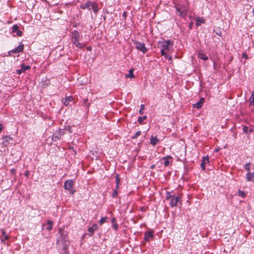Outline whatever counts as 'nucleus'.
<instances>
[{
    "instance_id": "nucleus-41",
    "label": "nucleus",
    "mask_w": 254,
    "mask_h": 254,
    "mask_svg": "<svg viewBox=\"0 0 254 254\" xmlns=\"http://www.w3.org/2000/svg\"><path fill=\"white\" fill-rule=\"evenodd\" d=\"M117 190L118 189H116V188H115V189L114 190L113 194L112 195L113 197H115L117 196V195L118 194Z\"/></svg>"
},
{
    "instance_id": "nucleus-11",
    "label": "nucleus",
    "mask_w": 254,
    "mask_h": 254,
    "mask_svg": "<svg viewBox=\"0 0 254 254\" xmlns=\"http://www.w3.org/2000/svg\"><path fill=\"white\" fill-rule=\"evenodd\" d=\"M29 69H30V66L29 65H26L24 64H22L21 65V68L16 70V73L18 74H21L26 70H28Z\"/></svg>"
},
{
    "instance_id": "nucleus-51",
    "label": "nucleus",
    "mask_w": 254,
    "mask_h": 254,
    "mask_svg": "<svg viewBox=\"0 0 254 254\" xmlns=\"http://www.w3.org/2000/svg\"><path fill=\"white\" fill-rule=\"evenodd\" d=\"M62 254H69L68 251H63Z\"/></svg>"
},
{
    "instance_id": "nucleus-31",
    "label": "nucleus",
    "mask_w": 254,
    "mask_h": 254,
    "mask_svg": "<svg viewBox=\"0 0 254 254\" xmlns=\"http://www.w3.org/2000/svg\"><path fill=\"white\" fill-rule=\"evenodd\" d=\"M173 195H172L171 192L170 191L166 192V198L167 200L171 199L173 198Z\"/></svg>"
},
{
    "instance_id": "nucleus-33",
    "label": "nucleus",
    "mask_w": 254,
    "mask_h": 254,
    "mask_svg": "<svg viewBox=\"0 0 254 254\" xmlns=\"http://www.w3.org/2000/svg\"><path fill=\"white\" fill-rule=\"evenodd\" d=\"M238 195L240 196H241L242 197H245V196H246V194L244 192V191H242L241 190H239L238 191Z\"/></svg>"
},
{
    "instance_id": "nucleus-20",
    "label": "nucleus",
    "mask_w": 254,
    "mask_h": 254,
    "mask_svg": "<svg viewBox=\"0 0 254 254\" xmlns=\"http://www.w3.org/2000/svg\"><path fill=\"white\" fill-rule=\"evenodd\" d=\"M72 97L68 96L63 99V102L65 106H67L69 104V102L72 101Z\"/></svg>"
},
{
    "instance_id": "nucleus-16",
    "label": "nucleus",
    "mask_w": 254,
    "mask_h": 254,
    "mask_svg": "<svg viewBox=\"0 0 254 254\" xmlns=\"http://www.w3.org/2000/svg\"><path fill=\"white\" fill-rule=\"evenodd\" d=\"M12 140V138L10 137V136L5 135L3 137V141H2V144L6 146L9 144V140Z\"/></svg>"
},
{
    "instance_id": "nucleus-47",
    "label": "nucleus",
    "mask_w": 254,
    "mask_h": 254,
    "mask_svg": "<svg viewBox=\"0 0 254 254\" xmlns=\"http://www.w3.org/2000/svg\"><path fill=\"white\" fill-rule=\"evenodd\" d=\"M216 34L217 35H219L220 36H222V33H221V32L220 30H219L218 31H216Z\"/></svg>"
},
{
    "instance_id": "nucleus-30",
    "label": "nucleus",
    "mask_w": 254,
    "mask_h": 254,
    "mask_svg": "<svg viewBox=\"0 0 254 254\" xmlns=\"http://www.w3.org/2000/svg\"><path fill=\"white\" fill-rule=\"evenodd\" d=\"M147 117L146 116H144L143 117H139L138 118V122L139 124L142 125L144 123H143V120H145L146 119Z\"/></svg>"
},
{
    "instance_id": "nucleus-53",
    "label": "nucleus",
    "mask_w": 254,
    "mask_h": 254,
    "mask_svg": "<svg viewBox=\"0 0 254 254\" xmlns=\"http://www.w3.org/2000/svg\"><path fill=\"white\" fill-rule=\"evenodd\" d=\"M87 50L88 51H91V50H92V48H91V47H90V46L87 47Z\"/></svg>"
},
{
    "instance_id": "nucleus-19",
    "label": "nucleus",
    "mask_w": 254,
    "mask_h": 254,
    "mask_svg": "<svg viewBox=\"0 0 254 254\" xmlns=\"http://www.w3.org/2000/svg\"><path fill=\"white\" fill-rule=\"evenodd\" d=\"M247 180L249 182H250V181L254 182V172L251 173V172H249L247 173Z\"/></svg>"
},
{
    "instance_id": "nucleus-40",
    "label": "nucleus",
    "mask_w": 254,
    "mask_h": 254,
    "mask_svg": "<svg viewBox=\"0 0 254 254\" xmlns=\"http://www.w3.org/2000/svg\"><path fill=\"white\" fill-rule=\"evenodd\" d=\"M107 218L106 217H102L101 219L99 221L100 224L102 225L106 221V219Z\"/></svg>"
},
{
    "instance_id": "nucleus-13",
    "label": "nucleus",
    "mask_w": 254,
    "mask_h": 254,
    "mask_svg": "<svg viewBox=\"0 0 254 254\" xmlns=\"http://www.w3.org/2000/svg\"><path fill=\"white\" fill-rule=\"evenodd\" d=\"M204 101L205 99L203 97L200 98L199 101L198 102L193 104V108L200 109L202 106V105L204 103Z\"/></svg>"
},
{
    "instance_id": "nucleus-10",
    "label": "nucleus",
    "mask_w": 254,
    "mask_h": 254,
    "mask_svg": "<svg viewBox=\"0 0 254 254\" xmlns=\"http://www.w3.org/2000/svg\"><path fill=\"white\" fill-rule=\"evenodd\" d=\"M61 239L64 243H66L68 240L67 233L66 231H63L60 229L59 231Z\"/></svg>"
},
{
    "instance_id": "nucleus-43",
    "label": "nucleus",
    "mask_w": 254,
    "mask_h": 254,
    "mask_svg": "<svg viewBox=\"0 0 254 254\" xmlns=\"http://www.w3.org/2000/svg\"><path fill=\"white\" fill-rule=\"evenodd\" d=\"M59 130L61 131V136L65 133L66 130L61 128H59Z\"/></svg>"
},
{
    "instance_id": "nucleus-44",
    "label": "nucleus",
    "mask_w": 254,
    "mask_h": 254,
    "mask_svg": "<svg viewBox=\"0 0 254 254\" xmlns=\"http://www.w3.org/2000/svg\"><path fill=\"white\" fill-rule=\"evenodd\" d=\"M193 23L192 22H190L189 24V25H188V27L190 29H191L192 28V26H193Z\"/></svg>"
},
{
    "instance_id": "nucleus-58",
    "label": "nucleus",
    "mask_w": 254,
    "mask_h": 254,
    "mask_svg": "<svg viewBox=\"0 0 254 254\" xmlns=\"http://www.w3.org/2000/svg\"><path fill=\"white\" fill-rule=\"evenodd\" d=\"M252 12L253 14H254V8L253 9Z\"/></svg>"
},
{
    "instance_id": "nucleus-23",
    "label": "nucleus",
    "mask_w": 254,
    "mask_h": 254,
    "mask_svg": "<svg viewBox=\"0 0 254 254\" xmlns=\"http://www.w3.org/2000/svg\"><path fill=\"white\" fill-rule=\"evenodd\" d=\"M198 57L203 61H206L208 59V57L205 54L200 52L198 53Z\"/></svg>"
},
{
    "instance_id": "nucleus-49",
    "label": "nucleus",
    "mask_w": 254,
    "mask_h": 254,
    "mask_svg": "<svg viewBox=\"0 0 254 254\" xmlns=\"http://www.w3.org/2000/svg\"><path fill=\"white\" fill-rule=\"evenodd\" d=\"M24 175H25V176L28 177L29 176V171H25V172L24 173Z\"/></svg>"
},
{
    "instance_id": "nucleus-3",
    "label": "nucleus",
    "mask_w": 254,
    "mask_h": 254,
    "mask_svg": "<svg viewBox=\"0 0 254 254\" xmlns=\"http://www.w3.org/2000/svg\"><path fill=\"white\" fill-rule=\"evenodd\" d=\"M74 185V182L72 180H66L64 185V188L65 190L69 191V193L73 194L75 193V190L72 189Z\"/></svg>"
},
{
    "instance_id": "nucleus-28",
    "label": "nucleus",
    "mask_w": 254,
    "mask_h": 254,
    "mask_svg": "<svg viewBox=\"0 0 254 254\" xmlns=\"http://www.w3.org/2000/svg\"><path fill=\"white\" fill-rule=\"evenodd\" d=\"M133 71L134 70L133 68L130 69L128 71V74L126 75V76L129 77L130 78H134V75L133 74Z\"/></svg>"
},
{
    "instance_id": "nucleus-14",
    "label": "nucleus",
    "mask_w": 254,
    "mask_h": 254,
    "mask_svg": "<svg viewBox=\"0 0 254 254\" xmlns=\"http://www.w3.org/2000/svg\"><path fill=\"white\" fill-rule=\"evenodd\" d=\"M98 229V225L97 224H93L92 226L88 229V231L89 232L88 234L90 236H92L94 233V231Z\"/></svg>"
},
{
    "instance_id": "nucleus-55",
    "label": "nucleus",
    "mask_w": 254,
    "mask_h": 254,
    "mask_svg": "<svg viewBox=\"0 0 254 254\" xmlns=\"http://www.w3.org/2000/svg\"><path fill=\"white\" fill-rule=\"evenodd\" d=\"M167 59H168L169 60H170V61H171V60H172V57H171V56H169V57L168 56V58H167Z\"/></svg>"
},
{
    "instance_id": "nucleus-27",
    "label": "nucleus",
    "mask_w": 254,
    "mask_h": 254,
    "mask_svg": "<svg viewBox=\"0 0 254 254\" xmlns=\"http://www.w3.org/2000/svg\"><path fill=\"white\" fill-rule=\"evenodd\" d=\"M1 232H2V238H1V241H4V240H8V236L6 234L5 231L2 229V230H1Z\"/></svg>"
},
{
    "instance_id": "nucleus-1",
    "label": "nucleus",
    "mask_w": 254,
    "mask_h": 254,
    "mask_svg": "<svg viewBox=\"0 0 254 254\" xmlns=\"http://www.w3.org/2000/svg\"><path fill=\"white\" fill-rule=\"evenodd\" d=\"M71 43L79 49H82L84 47L85 44L79 41L80 35L77 30H74L71 33Z\"/></svg>"
},
{
    "instance_id": "nucleus-32",
    "label": "nucleus",
    "mask_w": 254,
    "mask_h": 254,
    "mask_svg": "<svg viewBox=\"0 0 254 254\" xmlns=\"http://www.w3.org/2000/svg\"><path fill=\"white\" fill-rule=\"evenodd\" d=\"M250 166H251V163L249 162L247 163L244 166V168L246 170L248 171V172H250Z\"/></svg>"
},
{
    "instance_id": "nucleus-26",
    "label": "nucleus",
    "mask_w": 254,
    "mask_h": 254,
    "mask_svg": "<svg viewBox=\"0 0 254 254\" xmlns=\"http://www.w3.org/2000/svg\"><path fill=\"white\" fill-rule=\"evenodd\" d=\"M177 10L180 12V16L185 17L187 15V11L186 10H181L180 9L177 8Z\"/></svg>"
},
{
    "instance_id": "nucleus-39",
    "label": "nucleus",
    "mask_w": 254,
    "mask_h": 254,
    "mask_svg": "<svg viewBox=\"0 0 254 254\" xmlns=\"http://www.w3.org/2000/svg\"><path fill=\"white\" fill-rule=\"evenodd\" d=\"M68 250V244H66V243H64V244L63 245L62 251H67Z\"/></svg>"
},
{
    "instance_id": "nucleus-35",
    "label": "nucleus",
    "mask_w": 254,
    "mask_h": 254,
    "mask_svg": "<svg viewBox=\"0 0 254 254\" xmlns=\"http://www.w3.org/2000/svg\"><path fill=\"white\" fill-rule=\"evenodd\" d=\"M145 105L142 104L140 105V110L139 111V113L140 114L142 115L143 114V110L144 109Z\"/></svg>"
},
{
    "instance_id": "nucleus-46",
    "label": "nucleus",
    "mask_w": 254,
    "mask_h": 254,
    "mask_svg": "<svg viewBox=\"0 0 254 254\" xmlns=\"http://www.w3.org/2000/svg\"><path fill=\"white\" fill-rule=\"evenodd\" d=\"M111 222L112 224L116 223V218L115 217H113L111 219Z\"/></svg>"
},
{
    "instance_id": "nucleus-8",
    "label": "nucleus",
    "mask_w": 254,
    "mask_h": 254,
    "mask_svg": "<svg viewBox=\"0 0 254 254\" xmlns=\"http://www.w3.org/2000/svg\"><path fill=\"white\" fill-rule=\"evenodd\" d=\"M61 138V134L60 130L58 129L56 130V131L54 133L52 136V139L54 141H57L59 140Z\"/></svg>"
},
{
    "instance_id": "nucleus-18",
    "label": "nucleus",
    "mask_w": 254,
    "mask_h": 254,
    "mask_svg": "<svg viewBox=\"0 0 254 254\" xmlns=\"http://www.w3.org/2000/svg\"><path fill=\"white\" fill-rule=\"evenodd\" d=\"M205 22V19L203 17H197L196 19V26H199L202 23H204Z\"/></svg>"
},
{
    "instance_id": "nucleus-54",
    "label": "nucleus",
    "mask_w": 254,
    "mask_h": 254,
    "mask_svg": "<svg viewBox=\"0 0 254 254\" xmlns=\"http://www.w3.org/2000/svg\"><path fill=\"white\" fill-rule=\"evenodd\" d=\"M2 129V126L1 124H0V133L1 132Z\"/></svg>"
},
{
    "instance_id": "nucleus-36",
    "label": "nucleus",
    "mask_w": 254,
    "mask_h": 254,
    "mask_svg": "<svg viewBox=\"0 0 254 254\" xmlns=\"http://www.w3.org/2000/svg\"><path fill=\"white\" fill-rule=\"evenodd\" d=\"M141 134V131H137L133 136L131 137L132 139H135L138 137V136H139Z\"/></svg>"
},
{
    "instance_id": "nucleus-21",
    "label": "nucleus",
    "mask_w": 254,
    "mask_h": 254,
    "mask_svg": "<svg viewBox=\"0 0 254 254\" xmlns=\"http://www.w3.org/2000/svg\"><path fill=\"white\" fill-rule=\"evenodd\" d=\"M90 7L92 8L95 13H97L98 12L99 8L97 5L95 3L92 2Z\"/></svg>"
},
{
    "instance_id": "nucleus-57",
    "label": "nucleus",
    "mask_w": 254,
    "mask_h": 254,
    "mask_svg": "<svg viewBox=\"0 0 254 254\" xmlns=\"http://www.w3.org/2000/svg\"><path fill=\"white\" fill-rule=\"evenodd\" d=\"M87 101H88V100H87H87H85L84 101V103H85V104H86V102H87Z\"/></svg>"
},
{
    "instance_id": "nucleus-7",
    "label": "nucleus",
    "mask_w": 254,
    "mask_h": 254,
    "mask_svg": "<svg viewBox=\"0 0 254 254\" xmlns=\"http://www.w3.org/2000/svg\"><path fill=\"white\" fill-rule=\"evenodd\" d=\"M153 231L151 230L149 231H146L144 233V240L145 241L149 242L150 239L153 238Z\"/></svg>"
},
{
    "instance_id": "nucleus-50",
    "label": "nucleus",
    "mask_w": 254,
    "mask_h": 254,
    "mask_svg": "<svg viewBox=\"0 0 254 254\" xmlns=\"http://www.w3.org/2000/svg\"><path fill=\"white\" fill-rule=\"evenodd\" d=\"M127 12L126 11H124V13H123V16L124 17V18H126L127 17Z\"/></svg>"
},
{
    "instance_id": "nucleus-4",
    "label": "nucleus",
    "mask_w": 254,
    "mask_h": 254,
    "mask_svg": "<svg viewBox=\"0 0 254 254\" xmlns=\"http://www.w3.org/2000/svg\"><path fill=\"white\" fill-rule=\"evenodd\" d=\"M133 43L135 46V48L138 51L142 52L143 54L147 52L148 49L146 48L144 43L137 41H133Z\"/></svg>"
},
{
    "instance_id": "nucleus-5",
    "label": "nucleus",
    "mask_w": 254,
    "mask_h": 254,
    "mask_svg": "<svg viewBox=\"0 0 254 254\" xmlns=\"http://www.w3.org/2000/svg\"><path fill=\"white\" fill-rule=\"evenodd\" d=\"M11 29V32L12 33H16V36L20 37L22 35L23 32L19 30V26L17 24H14L13 25Z\"/></svg>"
},
{
    "instance_id": "nucleus-45",
    "label": "nucleus",
    "mask_w": 254,
    "mask_h": 254,
    "mask_svg": "<svg viewBox=\"0 0 254 254\" xmlns=\"http://www.w3.org/2000/svg\"><path fill=\"white\" fill-rule=\"evenodd\" d=\"M242 57L243 58H245V59H248V55H247L246 53H244L242 54Z\"/></svg>"
},
{
    "instance_id": "nucleus-37",
    "label": "nucleus",
    "mask_w": 254,
    "mask_h": 254,
    "mask_svg": "<svg viewBox=\"0 0 254 254\" xmlns=\"http://www.w3.org/2000/svg\"><path fill=\"white\" fill-rule=\"evenodd\" d=\"M165 51L166 50H164L161 49V54L162 56H164L165 58L167 59V58H168V56L167 55Z\"/></svg>"
},
{
    "instance_id": "nucleus-2",
    "label": "nucleus",
    "mask_w": 254,
    "mask_h": 254,
    "mask_svg": "<svg viewBox=\"0 0 254 254\" xmlns=\"http://www.w3.org/2000/svg\"><path fill=\"white\" fill-rule=\"evenodd\" d=\"M173 46V41L171 40L159 41L158 47L166 51H171Z\"/></svg>"
},
{
    "instance_id": "nucleus-6",
    "label": "nucleus",
    "mask_w": 254,
    "mask_h": 254,
    "mask_svg": "<svg viewBox=\"0 0 254 254\" xmlns=\"http://www.w3.org/2000/svg\"><path fill=\"white\" fill-rule=\"evenodd\" d=\"M24 45L21 44L18 47H17L16 48L11 50L8 52V54L10 55V53H13V54H18L20 52H22L24 49Z\"/></svg>"
},
{
    "instance_id": "nucleus-42",
    "label": "nucleus",
    "mask_w": 254,
    "mask_h": 254,
    "mask_svg": "<svg viewBox=\"0 0 254 254\" xmlns=\"http://www.w3.org/2000/svg\"><path fill=\"white\" fill-rule=\"evenodd\" d=\"M112 227L115 230H116V231L118 230V224L117 223L112 224Z\"/></svg>"
},
{
    "instance_id": "nucleus-56",
    "label": "nucleus",
    "mask_w": 254,
    "mask_h": 254,
    "mask_svg": "<svg viewBox=\"0 0 254 254\" xmlns=\"http://www.w3.org/2000/svg\"><path fill=\"white\" fill-rule=\"evenodd\" d=\"M155 168V165H152L151 166V169H154Z\"/></svg>"
},
{
    "instance_id": "nucleus-25",
    "label": "nucleus",
    "mask_w": 254,
    "mask_h": 254,
    "mask_svg": "<svg viewBox=\"0 0 254 254\" xmlns=\"http://www.w3.org/2000/svg\"><path fill=\"white\" fill-rule=\"evenodd\" d=\"M47 225L48 226L46 227V229L48 231H51L53 229V222L51 220H48Z\"/></svg>"
},
{
    "instance_id": "nucleus-24",
    "label": "nucleus",
    "mask_w": 254,
    "mask_h": 254,
    "mask_svg": "<svg viewBox=\"0 0 254 254\" xmlns=\"http://www.w3.org/2000/svg\"><path fill=\"white\" fill-rule=\"evenodd\" d=\"M115 178H116L115 182H116V189H118L119 188V184L120 182V178L119 177V175L116 174Z\"/></svg>"
},
{
    "instance_id": "nucleus-22",
    "label": "nucleus",
    "mask_w": 254,
    "mask_h": 254,
    "mask_svg": "<svg viewBox=\"0 0 254 254\" xmlns=\"http://www.w3.org/2000/svg\"><path fill=\"white\" fill-rule=\"evenodd\" d=\"M92 2H90V1L88 0L85 3L82 4L80 5V8L85 9L87 8H89L91 5Z\"/></svg>"
},
{
    "instance_id": "nucleus-9",
    "label": "nucleus",
    "mask_w": 254,
    "mask_h": 254,
    "mask_svg": "<svg viewBox=\"0 0 254 254\" xmlns=\"http://www.w3.org/2000/svg\"><path fill=\"white\" fill-rule=\"evenodd\" d=\"M161 160L164 161V165L165 167H167L169 166L172 162V157L170 155H168L166 157H162Z\"/></svg>"
},
{
    "instance_id": "nucleus-52",
    "label": "nucleus",
    "mask_w": 254,
    "mask_h": 254,
    "mask_svg": "<svg viewBox=\"0 0 254 254\" xmlns=\"http://www.w3.org/2000/svg\"><path fill=\"white\" fill-rule=\"evenodd\" d=\"M16 170L14 169H12L11 170H10V172L12 174H14L15 173Z\"/></svg>"
},
{
    "instance_id": "nucleus-38",
    "label": "nucleus",
    "mask_w": 254,
    "mask_h": 254,
    "mask_svg": "<svg viewBox=\"0 0 254 254\" xmlns=\"http://www.w3.org/2000/svg\"><path fill=\"white\" fill-rule=\"evenodd\" d=\"M243 130L245 133L248 134L249 127L247 126L243 127Z\"/></svg>"
},
{
    "instance_id": "nucleus-34",
    "label": "nucleus",
    "mask_w": 254,
    "mask_h": 254,
    "mask_svg": "<svg viewBox=\"0 0 254 254\" xmlns=\"http://www.w3.org/2000/svg\"><path fill=\"white\" fill-rule=\"evenodd\" d=\"M250 100L251 103L254 106V91L252 92Z\"/></svg>"
},
{
    "instance_id": "nucleus-12",
    "label": "nucleus",
    "mask_w": 254,
    "mask_h": 254,
    "mask_svg": "<svg viewBox=\"0 0 254 254\" xmlns=\"http://www.w3.org/2000/svg\"><path fill=\"white\" fill-rule=\"evenodd\" d=\"M209 162V157L208 156H203L202 159V162L200 164V167L203 171L205 170V164Z\"/></svg>"
},
{
    "instance_id": "nucleus-29",
    "label": "nucleus",
    "mask_w": 254,
    "mask_h": 254,
    "mask_svg": "<svg viewBox=\"0 0 254 254\" xmlns=\"http://www.w3.org/2000/svg\"><path fill=\"white\" fill-rule=\"evenodd\" d=\"M63 130L67 131L68 133H71L73 132V130L71 129V127L69 126H65L64 127Z\"/></svg>"
},
{
    "instance_id": "nucleus-17",
    "label": "nucleus",
    "mask_w": 254,
    "mask_h": 254,
    "mask_svg": "<svg viewBox=\"0 0 254 254\" xmlns=\"http://www.w3.org/2000/svg\"><path fill=\"white\" fill-rule=\"evenodd\" d=\"M160 141L157 136L154 137L151 136V138H150V143L153 146L156 145Z\"/></svg>"
},
{
    "instance_id": "nucleus-48",
    "label": "nucleus",
    "mask_w": 254,
    "mask_h": 254,
    "mask_svg": "<svg viewBox=\"0 0 254 254\" xmlns=\"http://www.w3.org/2000/svg\"><path fill=\"white\" fill-rule=\"evenodd\" d=\"M254 131L253 129L252 128H249V130H248V132H249V133H248V134H250L251 132H252L253 131Z\"/></svg>"
},
{
    "instance_id": "nucleus-15",
    "label": "nucleus",
    "mask_w": 254,
    "mask_h": 254,
    "mask_svg": "<svg viewBox=\"0 0 254 254\" xmlns=\"http://www.w3.org/2000/svg\"><path fill=\"white\" fill-rule=\"evenodd\" d=\"M179 201L178 196H175L174 195L173 198L170 200V205L172 207L176 206L177 205L178 202Z\"/></svg>"
}]
</instances>
